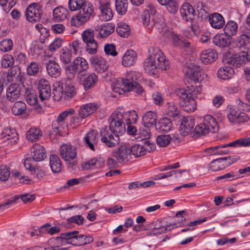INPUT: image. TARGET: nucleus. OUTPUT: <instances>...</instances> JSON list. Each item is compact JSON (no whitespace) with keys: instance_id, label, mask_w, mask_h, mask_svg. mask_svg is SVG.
Listing matches in <instances>:
<instances>
[{"instance_id":"1","label":"nucleus","mask_w":250,"mask_h":250,"mask_svg":"<svg viewBox=\"0 0 250 250\" xmlns=\"http://www.w3.org/2000/svg\"><path fill=\"white\" fill-rule=\"evenodd\" d=\"M138 119V115L135 110L123 113L115 111L108 119L110 132H107L105 129L100 132L102 142L108 147H114L119 143V136L125 132V125L135 124Z\"/></svg>"},{"instance_id":"2","label":"nucleus","mask_w":250,"mask_h":250,"mask_svg":"<svg viewBox=\"0 0 250 250\" xmlns=\"http://www.w3.org/2000/svg\"><path fill=\"white\" fill-rule=\"evenodd\" d=\"M144 67L150 75L157 76L159 70H166L169 68V62L158 48H152L150 55L146 59Z\"/></svg>"},{"instance_id":"3","label":"nucleus","mask_w":250,"mask_h":250,"mask_svg":"<svg viewBox=\"0 0 250 250\" xmlns=\"http://www.w3.org/2000/svg\"><path fill=\"white\" fill-rule=\"evenodd\" d=\"M201 88L199 86H188L187 89L179 88L176 90L175 93L179 98L180 104L184 110L191 112L196 108L195 98L200 94Z\"/></svg>"},{"instance_id":"4","label":"nucleus","mask_w":250,"mask_h":250,"mask_svg":"<svg viewBox=\"0 0 250 250\" xmlns=\"http://www.w3.org/2000/svg\"><path fill=\"white\" fill-rule=\"evenodd\" d=\"M137 76L135 72L127 73L125 78H119L114 83L113 90L121 94L123 92L133 91L138 94H142L143 88L136 82Z\"/></svg>"},{"instance_id":"5","label":"nucleus","mask_w":250,"mask_h":250,"mask_svg":"<svg viewBox=\"0 0 250 250\" xmlns=\"http://www.w3.org/2000/svg\"><path fill=\"white\" fill-rule=\"evenodd\" d=\"M78 231H72L61 233L56 240L58 245L71 244L75 246H81L90 244L93 241V238L90 235L79 234Z\"/></svg>"},{"instance_id":"6","label":"nucleus","mask_w":250,"mask_h":250,"mask_svg":"<svg viewBox=\"0 0 250 250\" xmlns=\"http://www.w3.org/2000/svg\"><path fill=\"white\" fill-rule=\"evenodd\" d=\"M93 16V10L86 5L80 9L79 13L72 17L70 23L72 26L79 27L87 22Z\"/></svg>"},{"instance_id":"7","label":"nucleus","mask_w":250,"mask_h":250,"mask_svg":"<svg viewBox=\"0 0 250 250\" xmlns=\"http://www.w3.org/2000/svg\"><path fill=\"white\" fill-rule=\"evenodd\" d=\"M94 35V31L90 28L85 30L82 33V40L85 44L86 50L91 54H95L97 51L98 44Z\"/></svg>"},{"instance_id":"8","label":"nucleus","mask_w":250,"mask_h":250,"mask_svg":"<svg viewBox=\"0 0 250 250\" xmlns=\"http://www.w3.org/2000/svg\"><path fill=\"white\" fill-rule=\"evenodd\" d=\"M42 6L38 3H33L26 8V19L31 22H38L42 17Z\"/></svg>"},{"instance_id":"9","label":"nucleus","mask_w":250,"mask_h":250,"mask_svg":"<svg viewBox=\"0 0 250 250\" xmlns=\"http://www.w3.org/2000/svg\"><path fill=\"white\" fill-rule=\"evenodd\" d=\"M130 145L128 143H122L120 146L113 151V156L118 162L126 163L131 158Z\"/></svg>"},{"instance_id":"10","label":"nucleus","mask_w":250,"mask_h":250,"mask_svg":"<svg viewBox=\"0 0 250 250\" xmlns=\"http://www.w3.org/2000/svg\"><path fill=\"white\" fill-rule=\"evenodd\" d=\"M83 141L85 147L92 151H95L99 142L98 132L94 130H90L83 137Z\"/></svg>"},{"instance_id":"11","label":"nucleus","mask_w":250,"mask_h":250,"mask_svg":"<svg viewBox=\"0 0 250 250\" xmlns=\"http://www.w3.org/2000/svg\"><path fill=\"white\" fill-rule=\"evenodd\" d=\"M187 76L194 81L202 82L207 79V74L199 67L193 66L188 67L186 71Z\"/></svg>"},{"instance_id":"12","label":"nucleus","mask_w":250,"mask_h":250,"mask_svg":"<svg viewBox=\"0 0 250 250\" xmlns=\"http://www.w3.org/2000/svg\"><path fill=\"white\" fill-rule=\"evenodd\" d=\"M39 97L42 101L48 100L51 96V86L45 79L40 80L38 84Z\"/></svg>"},{"instance_id":"13","label":"nucleus","mask_w":250,"mask_h":250,"mask_svg":"<svg viewBox=\"0 0 250 250\" xmlns=\"http://www.w3.org/2000/svg\"><path fill=\"white\" fill-rule=\"evenodd\" d=\"M89 62L94 69L99 73L104 72L108 68L106 61L100 56H93L90 58Z\"/></svg>"},{"instance_id":"14","label":"nucleus","mask_w":250,"mask_h":250,"mask_svg":"<svg viewBox=\"0 0 250 250\" xmlns=\"http://www.w3.org/2000/svg\"><path fill=\"white\" fill-rule=\"evenodd\" d=\"M60 154L62 157L66 162H70L77 156L75 149L70 145L64 144L60 146Z\"/></svg>"},{"instance_id":"15","label":"nucleus","mask_w":250,"mask_h":250,"mask_svg":"<svg viewBox=\"0 0 250 250\" xmlns=\"http://www.w3.org/2000/svg\"><path fill=\"white\" fill-rule=\"evenodd\" d=\"M246 52L242 51L229 57L226 59V62L233 67H239L247 61Z\"/></svg>"},{"instance_id":"16","label":"nucleus","mask_w":250,"mask_h":250,"mask_svg":"<svg viewBox=\"0 0 250 250\" xmlns=\"http://www.w3.org/2000/svg\"><path fill=\"white\" fill-rule=\"evenodd\" d=\"M194 125V120L192 117H184L180 125L181 134L183 136L188 135L192 132Z\"/></svg>"},{"instance_id":"17","label":"nucleus","mask_w":250,"mask_h":250,"mask_svg":"<svg viewBox=\"0 0 250 250\" xmlns=\"http://www.w3.org/2000/svg\"><path fill=\"white\" fill-rule=\"evenodd\" d=\"M72 70L76 73H81L86 70L88 68L87 61L82 57H77L70 65Z\"/></svg>"},{"instance_id":"18","label":"nucleus","mask_w":250,"mask_h":250,"mask_svg":"<svg viewBox=\"0 0 250 250\" xmlns=\"http://www.w3.org/2000/svg\"><path fill=\"white\" fill-rule=\"evenodd\" d=\"M208 21L211 27L215 29H221L225 25V21L222 15L214 13L208 17Z\"/></svg>"},{"instance_id":"19","label":"nucleus","mask_w":250,"mask_h":250,"mask_svg":"<svg viewBox=\"0 0 250 250\" xmlns=\"http://www.w3.org/2000/svg\"><path fill=\"white\" fill-rule=\"evenodd\" d=\"M218 58L216 50L208 49L203 51L200 54L201 61L205 64H209L215 62Z\"/></svg>"},{"instance_id":"20","label":"nucleus","mask_w":250,"mask_h":250,"mask_svg":"<svg viewBox=\"0 0 250 250\" xmlns=\"http://www.w3.org/2000/svg\"><path fill=\"white\" fill-rule=\"evenodd\" d=\"M20 95L21 87L17 83L11 84L6 89V98L9 101H15Z\"/></svg>"},{"instance_id":"21","label":"nucleus","mask_w":250,"mask_h":250,"mask_svg":"<svg viewBox=\"0 0 250 250\" xmlns=\"http://www.w3.org/2000/svg\"><path fill=\"white\" fill-rule=\"evenodd\" d=\"M157 119L158 116L156 112H146L142 118L143 125L146 128L150 127L153 125H156Z\"/></svg>"},{"instance_id":"22","label":"nucleus","mask_w":250,"mask_h":250,"mask_svg":"<svg viewBox=\"0 0 250 250\" xmlns=\"http://www.w3.org/2000/svg\"><path fill=\"white\" fill-rule=\"evenodd\" d=\"M183 19L187 21L191 22L194 18V10L188 3L183 4L180 10Z\"/></svg>"},{"instance_id":"23","label":"nucleus","mask_w":250,"mask_h":250,"mask_svg":"<svg viewBox=\"0 0 250 250\" xmlns=\"http://www.w3.org/2000/svg\"><path fill=\"white\" fill-rule=\"evenodd\" d=\"M137 60V54L132 50L128 49L122 57V64L125 67H128L134 64Z\"/></svg>"},{"instance_id":"24","label":"nucleus","mask_w":250,"mask_h":250,"mask_svg":"<svg viewBox=\"0 0 250 250\" xmlns=\"http://www.w3.org/2000/svg\"><path fill=\"white\" fill-rule=\"evenodd\" d=\"M32 158L36 162L44 160L46 157V153L44 148L38 144L34 145L32 148Z\"/></svg>"},{"instance_id":"25","label":"nucleus","mask_w":250,"mask_h":250,"mask_svg":"<svg viewBox=\"0 0 250 250\" xmlns=\"http://www.w3.org/2000/svg\"><path fill=\"white\" fill-rule=\"evenodd\" d=\"M203 123L210 132L216 133L219 130V126L215 118L210 115L205 116Z\"/></svg>"},{"instance_id":"26","label":"nucleus","mask_w":250,"mask_h":250,"mask_svg":"<svg viewBox=\"0 0 250 250\" xmlns=\"http://www.w3.org/2000/svg\"><path fill=\"white\" fill-rule=\"evenodd\" d=\"M231 39V37L224 33L215 36L212 41L215 45L221 47H225L230 44Z\"/></svg>"},{"instance_id":"27","label":"nucleus","mask_w":250,"mask_h":250,"mask_svg":"<svg viewBox=\"0 0 250 250\" xmlns=\"http://www.w3.org/2000/svg\"><path fill=\"white\" fill-rule=\"evenodd\" d=\"M48 74L52 77L57 78L60 76L61 68L60 65L54 60H49L46 64Z\"/></svg>"},{"instance_id":"28","label":"nucleus","mask_w":250,"mask_h":250,"mask_svg":"<svg viewBox=\"0 0 250 250\" xmlns=\"http://www.w3.org/2000/svg\"><path fill=\"white\" fill-rule=\"evenodd\" d=\"M99 9L101 14L100 15V19L104 21H109L113 17V13L111 9L108 6L107 2H102L100 1Z\"/></svg>"},{"instance_id":"29","label":"nucleus","mask_w":250,"mask_h":250,"mask_svg":"<svg viewBox=\"0 0 250 250\" xmlns=\"http://www.w3.org/2000/svg\"><path fill=\"white\" fill-rule=\"evenodd\" d=\"M97 109V105L94 103H88L81 106L79 110V116L84 118L93 113Z\"/></svg>"},{"instance_id":"30","label":"nucleus","mask_w":250,"mask_h":250,"mask_svg":"<svg viewBox=\"0 0 250 250\" xmlns=\"http://www.w3.org/2000/svg\"><path fill=\"white\" fill-rule=\"evenodd\" d=\"M1 138L10 140L12 145H15L18 140V134L14 129L5 128L0 133Z\"/></svg>"},{"instance_id":"31","label":"nucleus","mask_w":250,"mask_h":250,"mask_svg":"<svg viewBox=\"0 0 250 250\" xmlns=\"http://www.w3.org/2000/svg\"><path fill=\"white\" fill-rule=\"evenodd\" d=\"M104 164V160L103 158H93L86 162L82 165L83 168L90 169L93 168H100Z\"/></svg>"},{"instance_id":"32","label":"nucleus","mask_w":250,"mask_h":250,"mask_svg":"<svg viewBox=\"0 0 250 250\" xmlns=\"http://www.w3.org/2000/svg\"><path fill=\"white\" fill-rule=\"evenodd\" d=\"M67 10L62 6L55 8L53 10V17L56 21H62L65 20L68 16Z\"/></svg>"},{"instance_id":"33","label":"nucleus","mask_w":250,"mask_h":250,"mask_svg":"<svg viewBox=\"0 0 250 250\" xmlns=\"http://www.w3.org/2000/svg\"><path fill=\"white\" fill-rule=\"evenodd\" d=\"M98 81V77L94 73H91L86 76L83 80L84 88L87 90L93 87Z\"/></svg>"},{"instance_id":"34","label":"nucleus","mask_w":250,"mask_h":250,"mask_svg":"<svg viewBox=\"0 0 250 250\" xmlns=\"http://www.w3.org/2000/svg\"><path fill=\"white\" fill-rule=\"evenodd\" d=\"M162 5L166 6L167 9L171 14H175L178 9L177 0H157Z\"/></svg>"},{"instance_id":"35","label":"nucleus","mask_w":250,"mask_h":250,"mask_svg":"<svg viewBox=\"0 0 250 250\" xmlns=\"http://www.w3.org/2000/svg\"><path fill=\"white\" fill-rule=\"evenodd\" d=\"M50 166L52 171L54 173L61 171L62 165L60 159L56 154H52L50 156Z\"/></svg>"},{"instance_id":"36","label":"nucleus","mask_w":250,"mask_h":250,"mask_svg":"<svg viewBox=\"0 0 250 250\" xmlns=\"http://www.w3.org/2000/svg\"><path fill=\"white\" fill-rule=\"evenodd\" d=\"M234 74V70L230 66H224L220 68L217 72L218 77L222 80L231 78Z\"/></svg>"},{"instance_id":"37","label":"nucleus","mask_w":250,"mask_h":250,"mask_svg":"<svg viewBox=\"0 0 250 250\" xmlns=\"http://www.w3.org/2000/svg\"><path fill=\"white\" fill-rule=\"evenodd\" d=\"M172 127V123L168 118H163L160 120L156 125V129L159 131L167 132Z\"/></svg>"},{"instance_id":"38","label":"nucleus","mask_w":250,"mask_h":250,"mask_svg":"<svg viewBox=\"0 0 250 250\" xmlns=\"http://www.w3.org/2000/svg\"><path fill=\"white\" fill-rule=\"evenodd\" d=\"M238 24L233 21H229L227 22L224 28V33L231 37L237 32Z\"/></svg>"},{"instance_id":"39","label":"nucleus","mask_w":250,"mask_h":250,"mask_svg":"<svg viewBox=\"0 0 250 250\" xmlns=\"http://www.w3.org/2000/svg\"><path fill=\"white\" fill-rule=\"evenodd\" d=\"M114 27L111 24H103L96 28L99 31V36L101 38H104L108 36L114 31Z\"/></svg>"},{"instance_id":"40","label":"nucleus","mask_w":250,"mask_h":250,"mask_svg":"<svg viewBox=\"0 0 250 250\" xmlns=\"http://www.w3.org/2000/svg\"><path fill=\"white\" fill-rule=\"evenodd\" d=\"M246 33L241 35L237 40L236 46L241 49L248 48L250 43V37Z\"/></svg>"},{"instance_id":"41","label":"nucleus","mask_w":250,"mask_h":250,"mask_svg":"<svg viewBox=\"0 0 250 250\" xmlns=\"http://www.w3.org/2000/svg\"><path fill=\"white\" fill-rule=\"evenodd\" d=\"M42 135V132L39 128L33 127L27 132L26 137L31 142H36L40 139Z\"/></svg>"},{"instance_id":"42","label":"nucleus","mask_w":250,"mask_h":250,"mask_svg":"<svg viewBox=\"0 0 250 250\" xmlns=\"http://www.w3.org/2000/svg\"><path fill=\"white\" fill-rule=\"evenodd\" d=\"M26 109V104L21 101H18L14 103L12 108V113L15 115L24 114Z\"/></svg>"},{"instance_id":"43","label":"nucleus","mask_w":250,"mask_h":250,"mask_svg":"<svg viewBox=\"0 0 250 250\" xmlns=\"http://www.w3.org/2000/svg\"><path fill=\"white\" fill-rule=\"evenodd\" d=\"M228 147H246L250 146V137L242 138L230 143L227 144Z\"/></svg>"},{"instance_id":"44","label":"nucleus","mask_w":250,"mask_h":250,"mask_svg":"<svg viewBox=\"0 0 250 250\" xmlns=\"http://www.w3.org/2000/svg\"><path fill=\"white\" fill-rule=\"evenodd\" d=\"M118 34L124 38H127L130 34V28L128 24L124 22H120L117 28Z\"/></svg>"},{"instance_id":"45","label":"nucleus","mask_w":250,"mask_h":250,"mask_svg":"<svg viewBox=\"0 0 250 250\" xmlns=\"http://www.w3.org/2000/svg\"><path fill=\"white\" fill-rule=\"evenodd\" d=\"M167 115L172 118H178L179 116V110L174 102H169L167 103Z\"/></svg>"},{"instance_id":"46","label":"nucleus","mask_w":250,"mask_h":250,"mask_svg":"<svg viewBox=\"0 0 250 250\" xmlns=\"http://www.w3.org/2000/svg\"><path fill=\"white\" fill-rule=\"evenodd\" d=\"M115 6L116 11L119 14L121 15H125L128 7L127 0H116Z\"/></svg>"},{"instance_id":"47","label":"nucleus","mask_w":250,"mask_h":250,"mask_svg":"<svg viewBox=\"0 0 250 250\" xmlns=\"http://www.w3.org/2000/svg\"><path fill=\"white\" fill-rule=\"evenodd\" d=\"M130 151L131 155L132 154L135 157H141L145 155V148L143 146L135 144L132 146H130Z\"/></svg>"},{"instance_id":"48","label":"nucleus","mask_w":250,"mask_h":250,"mask_svg":"<svg viewBox=\"0 0 250 250\" xmlns=\"http://www.w3.org/2000/svg\"><path fill=\"white\" fill-rule=\"evenodd\" d=\"M64 98L66 100L72 98L76 94V89L70 82L66 83L65 85Z\"/></svg>"},{"instance_id":"49","label":"nucleus","mask_w":250,"mask_h":250,"mask_svg":"<svg viewBox=\"0 0 250 250\" xmlns=\"http://www.w3.org/2000/svg\"><path fill=\"white\" fill-rule=\"evenodd\" d=\"M219 159L221 163L222 168L224 169L239 160V157L235 156H228L220 158Z\"/></svg>"},{"instance_id":"50","label":"nucleus","mask_w":250,"mask_h":250,"mask_svg":"<svg viewBox=\"0 0 250 250\" xmlns=\"http://www.w3.org/2000/svg\"><path fill=\"white\" fill-rule=\"evenodd\" d=\"M85 1V0H69L68 2L69 9L72 11L80 10L86 5Z\"/></svg>"},{"instance_id":"51","label":"nucleus","mask_w":250,"mask_h":250,"mask_svg":"<svg viewBox=\"0 0 250 250\" xmlns=\"http://www.w3.org/2000/svg\"><path fill=\"white\" fill-rule=\"evenodd\" d=\"M209 132L208 129H207L203 122L197 125L194 130L193 136L199 137L206 135Z\"/></svg>"},{"instance_id":"52","label":"nucleus","mask_w":250,"mask_h":250,"mask_svg":"<svg viewBox=\"0 0 250 250\" xmlns=\"http://www.w3.org/2000/svg\"><path fill=\"white\" fill-rule=\"evenodd\" d=\"M171 141L170 135H161L157 137L156 142L160 147L167 146Z\"/></svg>"},{"instance_id":"53","label":"nucleus","mask_w":250,"mask_h":250,"mask_svg":"<svg viewBox=\"0 0 250 250\" xmlns=\"http://www.w3.org/2000/svg\"><path fill=\"white\" fill-rule=\"evenodd\" d=\"M60 60L64 63L69 62L71 60L72 54L71 51L68 48H63L60 53Z\"/></svg>"},{"instance_id":"54","label":"nucleus","mask_w":250,"mask_h":250,"mask_svg":"<svg viewBox=\"0 0 250 250\" xmlns=\"http://www.w3.org/2000/svg\"><path fill=\"white\" fill-rule=\"evenodd\" d=\"M239 116V113L237 112L236 108L230 107L228 110V119L229 121L233 124H236Z\"/></svg>"},{"instance_id":"55","label":"nucleus","mask_w":250,"mask_h":250,"mask_svg":"<svg viewBox=\"0 0 250 250\" xmlns=\"http://www.w3.org/2000/svg\"><path fill=\"white\" fill-rule=\"evenodd\" d=\"M15 60L14 57L9 54L3 56L1 60V65L4 68H8L12 66L14 63Z\"/></svg>"},{"instance_id":"56","label":"nucleus","mask_w":250,"mask_h":250,"mask_svg":"<svg viewBox=\"0 0 250 250\" xmlns=\"http://www.w3.org/2000/svg\"><path fill=\"white\" fill-rule=\"evenodd\" d=\"M135 139L139 141L146 140L150 137V131L148 128L140 129L136 134Z\"/></svg>"},{"instance_id":"57","label":"nucleus","mask_w":250,"mask_h":250,"mask_svg":"<svg viewBox=\"0 0 250 250\" xmlns=\"http://www.w3.org/2000/svg\"><path fill=\"white\" fill-rule=\"evenodd\" d=\"M21 69L17 65L11 67L8 71L7 74V80L8 82H12L14 78L18 74H20Z\"/></svg>"},{"instance_id":"58","label":"nucleus","mask_w":250,"mask_h":250,"mask_svg":"<svg viewBox=\"0 0 250 250\" xmlns=\"http://www.w3.org/2000/svg\"><path fill=\"white\" fill-rule=\"evenodd\" d=\"M53 98L56 101H60L64 96V91L63 88L60 84L54 85L53 89Z\"/></svg>"},{"instance_id":"59","label":"nucleus","mask_w":250,"mask_h":250,"mask_svg":"<svg viewBox=\"0 0 250 250\" xmlns=\"http://www.w3.org/2000/svg\"><path fill=\"white\" fill-rule=\"evenodd\" d=\"M13 46V42L11 39H4L0 42V50L3 52H8L12 49Z\"/></svg>"},{"instance_id":"60","label":"nucleus","mask_w":250,"mask_h":250,"mask_svg":"<svg viewBox=\"0 0 250 250\" xmlns=\"http://www.w3.org/2000/svg\"><path fill=\"white\" fill-rule=\"evenodd\" d=\"M155 184V182L152 181H148L142 183H139L138 182H131L129 184L128 188L131 189L138 188L140 186L144 188H147L153 186Z\"/></svg>"},{"instance_id":"61","label":"nucleus","mask_w":250,"mask_h":250,"mask_svg":"<svg viewBox=\"0 0 250 250\" xmlns=\"http://www.w3.org/2000/svg\"><path fill=\"white\" fill-rule=\"evenodd\" d=\"M39 70L38 63L32 62L27 67V73L30 76H35L39 72Z\"/></svg>"},{"instance_id":"62","label":"nucleus","mask_w":250,"mask_h":250,"mask_svg":"<svg viewBox=\"0 0 250 250\" xmlns=\"http://www.w3.org/2000/svg\"><path fill=\"white\" fill-rule=\"evenodd\" d=\"M10 175V169L9 167L4 166L0 167V180L3 181H6L8 180Z\"/></svg>"},{"instance_id":"63","label":"nucleus","mask_w":250,"mask_h":250,"mask_svg":"<svg viewBox=\"0 0 250 250\" xmlns=\"http://www.w3.org/2000/svg\"><path fill=\"white\" fill-rule=\"evenodd\" d=\"M104 51L106 55L116 56L118 53L116 47L113 44H106L104 47Z\"/></svg>"},{"instance_id":"64","label":"nucleus","mask_w":250,"mask_h":250,"mask_svg":"<svg viewBox=\"0 0 250 250\" xmlns=\"http://www.w3.org/2000/svg\"><path fill=\"white\" fill-rule=\"evenodd\" d=\"M173 40L174 42L176 43V45L181 47H188L190 44L188 41L180 38L179 36L175 35Z\"/></svg>"}]
</instances>
